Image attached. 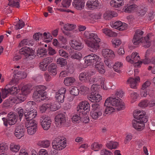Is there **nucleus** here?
Segmentation results:
<instances>
[{
    "label": "nucleus",
    "instance_id": "774afa93",
    "mask_svg": "<svg viewBox=\"0 0 155 155\" xmlns=\"http://www.w3.org/2000/svg\"><path fill=\"white\" fill-rule=\"evenodd\" d=\"M80 89L82 92V94H84L88 93L89 90V88L84 85L81 86Z\"/></svg>",
    "mask_w": 155,
    "mask_h": 155
},
{
    "label": "nucleus",
    "instance_id": "bb28decb",
    "mask_svg": "<svg viewBox=\"0 0 155 155\" xmlns=\"http://www.w3.org/2000/svg\"><path fill=\"white\" fill-rule=\"evenodd\" d=\"M25 130L21 128L20 126H17L15 130V135L18 139H20L24 135Z\"/></svg>",
    "mask_w": 155,
    "mask_h": 155
},
{
    "label": "nucleus",
    "instance_id": "b1692460",
    "mask_svg": "<svg viewBox=\"0 0 155 155\" xmlns=\"http://www.w3.org/2000/svg\"><path fill=\"white\" fill-rule=\"evenodd\" d=\"M36 103L33 101H29L28 102L25 106V110L28 111H32L35 110Z\"/></svg>",
    "mask_w": 155,
    "mask_h": 155
},
{
    "label": "nucleus",
    "instance_id": "0e129e2a",
    "mask_svg": "<svg viewBox=\"0 0 155 155\" xmlns=\"http://www.w3.org/2000/svg\"><path fill=\"white\" fill-rule=\"evenodd\" d=\"M97 80V78L96 77H91L90 76L87 82L86 83H89L90 84H92L93 83L96 82Z\"/></svg>",
    "mask_w": 155,
    "mask_h": 155
},
{
    "label": "nucleus",
    "instance_id": "c756f323",
    "mask_svg": "<svg viewBox=\"0 0 155 155\" xmlns=\"http://www.w3.org/2000/svg\"><path fill=\"white\" fill-rule=\"evenodd\" d=\"M71 58L74 59L79 60L82 58V54L79 52L75 51H71L70 54Z\"/></svg>",
    "mask_w": 155,
    "mask_h": 155
},
{
    "label": "nucleus",
    "instance_id": "20e7f679",
    "mask_svg": "<svg viewBox=\"0 0 155 155\" xmlns=\"http://www.w3.org/2000/svg\"><path fill=\"white\" fill-rule=\"evenodd\" d=\"M92 111L91 112V116L94 120H97L99 117L102 116L104 109L97 103L92 104Z\"/></svg>",
    "mask_w": 155,
    "mask_h": 155
},
{
    "label": "nucleus",
    "instance_id": "2f4dec72",
    "mask_svg": "<svg viewBox=\"0 0 155 155\" xmlns=\"http://www.w3.org/2000/svg\"><path fill=\"white\" fill-rule=\"evenodd\" d=\"M102 31L104 33L109 37H115L117 35L116 33L107 28H104L102 29Z\"/></svg>",
    "mask_w": 155,
    "mask_h": 155
},
{
    "label": "nucleus",
    "instance_id": "423d86ee",
    "mask_svg": "<svg viewBox=\"0 0 155 155\" xmlns=\"http://www.w3.org/2000/svg\"><path fill=\"white\" fill-rule=\"evenodd\" d=\"M97 86L93 84L91 89L92 91L87 96L88 99L91 101L93 102H97L102 99L101 95L97 93L96 91L97 90Z\"/></svg>",
    "mask_w": 155,
    "mask_h": 155
},
{
    "label": "nucleus",
    "instance_id": "ddd939ff",
    "mask_svg": "<svg viewBox=\"0 0 155 155\" xmlns=\"http://www.w3.org/2000/svg\"><path fill=\"white\" fill-rule=\"evenodd\" d=\"M134 117L137 120H142V121L147 122V117L146 116V113L143 111L136 110L133 113Z\"/></svg>",
    "mask_w": 155,
    "mask_h": 155
},
{
    "label": "nucleus",
    "instance_id": "69168bd1",
    "mask_svg": "<svg viewBox=\"0 0 155 155\" xmlns=\"http://www.w3.org/2000/svg\"><path fill=\"white\" fill-rule=\"evenodd\" d=\"M9 89L10 91V93L11 94H13L15 95L17 94L19 90L17 89V87L15 86H13L10 88H9Z\"/></svg>",
    "mask_w": 155,
    "mask_h": 155
},
{
    "label": "nucleus",
    "instance_id": "338daca9",
    "mask_svg": "<svg viewBox=\"0 0 155 155\" xmlns=\"http://www.w3.org/2000/svg\"><path fill=\"white\" fill-rule=\"evenodd\" d=\"M33 98L35 100H36L38 98H43V97H41V94L39 93L37 91L34 92L33 95Z\"/></svg>",
    "mask_w": 155,
    "mask_h": 155
},
{
    "label": "nucleus",
    "instance_id": "864d4df0",
    "mask_svg": "<svg viewBox=\"0 0 155 155\" xmlns=\"http://www.w3.org/2000/svg\"><path fill=\"white\" fill-rule=\"evenodd\" d=\"M103 145L101 143L94 142L91 145V148L92 149H99L102 147Z\"/></svg>",
    "mask_w": 155,
    "mask_h": 155
},
{
    "label": "nucleus",
    "instance_id": "4be33fe9",
    "mask_svg": "<svg viewBox=\"0 0 155 155\" xmlns=\"http://www.w3.org/2000/svg\"><path fill=\"white\" fill-rule=\"evenodd\" d=\"M24 117L26 120H33V118H35L37 115L36 111L35 110L30 112L28 111V112H25L24 113Z\"/></svg>",
    "mask_w": 155,
    "mask_h": 155
},
{
    "label": "nucleus",
    "instance_id": "603ef678",
    "mask_svg": "<svg viewBox=\"0 0 155 155\" xmlns=\"http://www.w3.org/2000/svg\"><path fill=\"white\" fill-rule=\"evenodd\" d=\"M74 28V26L71 24H68L65 25L64 27V28L66 31H71Z\"/></svg>",
    "mask_w": 155,
    "mask_h": 155
},
{
    "label": "nucleus",
    "instance_id": "1a4fd4ad",
    "mask_svg": "<svg viewBox=\"0 0 155 155\" xmlns=\"http://www.w3.org/2000/svg\"><path fill=\"white\" fill-rule=\"evenodd\" d=\"M16 116L15 114L12 112H10L7 115V118H2L4 124L6 126H7L8 124L12 125L15 124L16 122Z\"/></svg>",
    "mask_w": 155,
    "mask_h": 155
},
{
    "label": "nucleus",
    "instance_id": "f704fd0d",
    "mask_svg": "<svg viewBox=\"0 0 155 155\" xmlns=\"http://www.w3.org/2000/svg\"><path fill=\"white\" fill-rule=\"evenodd\" d=\"M50 144V141L47 140L40 141L37 143L38 146L44 148L48 147Z\"/></svg>",
    "mask_w": 155,
    "mask_h": 155
},
{
    "label": "nucleus",
    "instance_id": "a19ab883",
    "mask_svg": "<svg viewBox=\"0 0 155 155\" xmlns=\"http://www.w3.org/2000/svg\"><path fill=\"white\" fill-rule=\"evenodd\" d=\"M8 5L12 7H15L17 8L20 7L19 2V0H18L17 2H15V0H9Z\"/></svg>",
    "mask_w": 155,
    "mask_h": 155
},
{
    "label": "nucleus",
    "instance_id": "aec40b11",
    "mask_svg": "<svg viewBox=\"0 0 155 155\" xmlns=\"http://www.w3.org/2000/svg\"><path fill=\"white\" fill-rule=\"evenodd\" d=\"M55 120L58 124L64 125L66 121L65 115L62 113L59 114L55 117Z\"/></svg>",
    "mask_w": 155,
    "mask_h": 155
},
{
    "label": "nucleus",
    "instance_id": "49530a36",
    "mask_svg": "<svg viewBox=\"0 0 155 155\" xmlns=\"http://www.w3.org/2000/svg\"><path fill=\"white\" fill-rule=\"evenodd\" d=\"M50 106V104H44L40 107V110L42 113H44Z\"/></svg>",
    "mask_w": 155,
    "mask_h": 155
},
{
    "label": "nucleus",
    "instance_id": "4c0bfd02",
    "mask_svg": "<svg viewBox=\"0 0 155 155\" xmlns=\"http://www.w3.org/2000/svg\"><path fill=\"white\" fill-rule=\"evenodd\" d=\"M75 81V79L73 77L66 78L64 80V84L67 86L71 85Z\"/></svg>",
    "mask_w": 155,
    "mask_h": 155
},
{
    "label": "nucleus",
    "instance_id": "a18cd8bd",
    "mask_svg": "<svg viewBox=\"0 0 155 155\" xmlns=\"http://www.w3.org/2000/svg\"><path fill=\"white\" fill-rule=\"evenodd\" d=\"M70 93L73 96H77L79 93L78 89L76 87H72L70 91Z\"/></svg>",
    "mask_w": 155,
    "mask_h": 155
},
{
    "label": "nucleus",
    "instance_id": "5701e85b",
    "mask_svg": "<svg viewBox=\"0 0 155 155\" xmlns=\"http://www.w3.org/2000/svg\"><path fill=\"white\" fill-rule=\"evenodd\" d=\"M71 47L74 49L80 50L83 47L81 43L79 41L72 40L71 41Z\"/></svg>",
    "mask_w": 155,
    "mask_h": 155
},
{
    "label": "nucleus",
    "instance_id": "f257e3e1",
    "mask_svg": "<svg viewBox=\"0 0 155 155\" xmlns=\"http://www.w3.org/2000/svg\"><path fill=\"white\" fill-rule=\"evenodd\" d=\"M144 32L141 30L138 29L136 30L132 40L134 44L135 45L141 43L142 46L145 48L149 47L151 42L154 39V37L152 34H147L146 37H143Z\"/></svg>",
    "mask_w": 155,
    "mask_h": 155
},
{
    "label": "nucleus",
    "instance_id": "7c9ffc66",
    "mask_svg": "<svg viewBox=\"0 0 155 155\" xmlns=\"http://www.w3.org/2000/svg\"><path fill=\"white\" fill-rule=\"evenodd\" d=\"M106 106V108L104 109L103 111L102 116H106L107 114H109L114 111V108L110 105H104Z\"/></svg>",
    "mask_w": 155,
    "mask_h": 155
},
{
    "label": "nucleus",
    "instance_id": "c85d7f7f",
    "mask_svg": "<svg viewBox=\"0 0 155 155\" xmlns=\"http://www.w3.org/2000/svg\"><path fill=\"white\" fill-rule=\"evenodd\" d=\"M95 68L97 71L101 74H103L104 73L105 70L103 63L99 61L95 65Z\"/></svg>",
    "mask_w": 155,
    "mask_h": 155
},
{
    "label": "nucleus",
    "instance_id": "a878e982",
    "mask_svg": "<svg viewBox=\"0 0 155 155\" xmlns=\"http://www.w3.org/2000/svg\"><path fill=\"white\" fill-rule=\"evenodd\" d=\"M117 13L114 12L108 11L106 12L103 15V17L106 20H109L113 17L117 16Z\"/></svg>",
    "mask_w": 155,
    "mask_h": 155
},
{
    "label": "nucleus",
    "instance_id": "79ce46f5",
    "mask_svg": "<svg viewBox=\"0 0 155 155\" xmlns=\"http://www.w3.org/2000/svg\"><path fill=\"white\" fill-rule=\"evenodd\" d=\"M37 127L35 126L33 127H27V132L28 134L30 135H32L36 132Z\"/></svg>",
    "mask_w": 155,
    "mask_h": 155
},
{
    "label": "nucleus",
    "instance_id": "c9c22d12",
    "mask_svg": "<svg viewBox=\"0 0 155 155\" xmlns=\"http://www.w3.org/2000/svg\"><path fill=\"white\" fill-rule=\"evenodd\" d=\"M50 110L52 111H56L61 107V105L58 102H55L50 104Z\"/></svg>",
    "mask_w": 155,
    "mask_h": 155
},
{
    "label": "nucleus",
    "instance_id": "6e6552de",
    "mask_svg": "<svg viewBox=\"0 0 155 155\" xmlns=\"http://www.w3.org/2000/svg\"><path fill=\"white\" fill-rule=\"evenodd\" d=\"M84 59L85 62L88 65L96 64L97 63H99L101 60L98 56L94 54H91L85 56Z\"/></svg>",
    "mask_w": 155,
    "mask_h": 155
},
{
    "label": "nucleus",
    "instance_id": "37998d69",
    "mask_svg": "<svg viewBox=\"0 0 155 155\" xmlns=\"http://www.w3.org/2000/svg\"><path fill=\"white\" fill-rule=\"evenodd\" d=\"M26 124L27 125V127H33L34 126L37 127L36 122L34 120H27L26 122Z\"/></svg>",
    "mask_w": 155,
    "mask_h": 155
},
{
    "label": "nucleus",
    "instance_id": "bf43d9fd",
    "mask_svg": "<svg viewBox=\"0 0 155 155\" xmlns=\"http://www.w3.org/2000/svg\"><path fill=\"white\" fill-rule=\"evenodd\" d=\"M30 44H31L30 41L27 39H24L19 43V45L22 46L29 45Z\"/></svg>",
    "mask_w": 155,
    "mask_h": 155
},
{
    "label": "nucleus",
    "instance_id": "a211bd4d",
    "mask_svg": "<svg viewBox=\"0 0 155 155\" xmlns=\"http://www.w3.org/2000/svg\"><path fill=\"white\" fill-rule=\"evenodd\" d=\"M72 5L77 9L81 10L84 8V0H74L72 3Z\"/></svg>",
    "mask_w": 155,
    "mask_h": 155
},
{
    "label": "nucleus",
    "instance_id": "6ab92c4d",
    "mask_svg": "<svg viewBox=\"0 0 155 155\" xmlns=\"http://www.w3.org/2000/svg\"><path fill=\"white\" fill-rule=\"evenodd\" d=\"M140 81V78L139 77H137L134 78H130L127 81L128 84H130L131 88H135L137 83Z\"/></svg>",
    "mask_w": 155,
    "mask_h": 155
},
{
    "label": "nucleus",
    "instance_id": "3c124183",
    "mask_svg": "<svg viewBox=\"0 0 155 155\" xmlns=\"http://www.w3.org/2000/svg\"><path fill=\"white\" fill-rule=\"evenodd\" d=\"M57 62L58 64L61 65V67L67 64L66 60L61 58H59L57 59Z\"/></svg>",
    "mask_w": 155,
    "mask_h": 155
},
{
    "label": "nucleus",
    "instance_id": "473e14b6",
    "mask_svg": "<svg viewBox=\"0 0 155 155\" xmlns=\"http://www.w3.org/2000/svg\"><path fill=\"white\" fill-rule=\"evenodd\" d=\"M87 5L89 8H94L98 5V1L97 0H88Z\"/></svg>",
    "mask_w": 155,
    "mask_h": 155
},
{
    "label": "nucleus",
    "instance_id": "e433bc0d",
    "mask_svg": "<svg viewBox=\"0 0 155 155\" xmlns=\"http://www.w3.org/2000/svg\"><path fill=\"white\" fill-rule=\"evenodd\" d=\"M122 67V64L119 62H116L113 66V68L115 71L120 73L121 69Z\"/></svg>",
    "mask_w": 155,
    "mask_h": 155
},
{
    "label": "nucleus",
    "instance_id": "39448f33",
    "mask_svg": "<svg viewBox=\"0 0 155 155\" xmlns=\"http://www.w3.org/2000/svg\"><path fill=\"white\" fill-rule=\"evenodd\" d=\"M63 137L59 136L55 139L52 143L54 149L60 150L64 149L66 146V142Z\"/></svg>",
    "mask_w": 155,
    "mask_h": 155
},
{
    "label": "nucleus",
    "instance_id": "c03bdc74",
    "mask_svg": "<svg viewBox=\"0 0 155 155\" xmlns=\"http://www.w3.org/2000/svg\"><path fill=\"white\" fill-rule=\"evenodd\" d=\"M25 25V23L23 21L19 20L18 23L15 25V29L16 30L20 29L23 27Z\"/></svg>",
    "mask_w": 155,
    "mask_h": 155
},
{
    "label": "nucleus",
    "instance_id": "ea45409f",
    "mask_svg": "<svg viewBox=\"0 0 155 155\" xmlns=\"http://www.w3.org/2000/svg\"><path fill=\"white\" fill-rule=\"evenodd\" d=\"M20 148V146L19 145H16L14 143H12L10 146V150L14 152H17Z\"/></svg>",
    "mask_w": 155,
    "mask_h": 155
},
{
    "label": "nucleus",
    "instance_id": "e2e57ef3",
    "mask_svg": "<svg viewBox=\"0 0 155 155\" xmlns=\"http://www.w3.org/2000/svg\"><path fill=\"white\" fill-rule=\"evenodd\" d=\"M47 52V50L45 48H42L39 49L38 50L37 53L38 56L42 54L45 55Z\"/></svg>",
    "mask_w": 155,
    "mask_h": 155
},
{
    "label": "nucleus",
    "instance_id": "72a5a7b5",
    "mask_svg": "<svg viewBox=\"0 0 155 155\" xmlns=\"http://www.w3.org/2000/svg\"><path fill=\"white\" fill-rule=\"evenodd\" d=\"M136 5H132L127 6L124 7L123 10L126 13H130L132 12L136 8Z\"/></svg>",
    "mask_w": 155,
    "mask_h": 155
},
{
    "label": "nucleus",
    "instance_id": "2eb2a0df",
    "mask_svg": "<svg viewBox=\"0 0 155 155\" xmlns=\"http://www.w3.org/2000/svg\"><path fill=\"white\" fill-rule=\"evenodd\" d=\"M66 91V89L63 87L56 93L55 97L58 102L61 103L64 102Z\"/></svg>",
    "mask_w": 155,
    "mask_h": 155
},
{
    "label": "nucleus",
    "instance_id": "8fccbe9b",
    "mask_svg": "<svg viewBox=\"0 0 155 155\" xmlns=\"http://www.w3.org/2000/svg\"><path fill=\"white\" fill-rule=\"evenodd\" d=\"M8 149V146L5 143L0 144V153L5 152Z\"/></svg>",
    "mask_w": 155,
    "mask_h": 155
},
{
    "label": "nucleus",
    "instance_id": "412c9836",
    "mask_svg": "<svg viewBox=\"0 0 155 155\" xmlns=\"http://www.w3.org/2000/svg\"><path fill=\"white\" fill-rule=\"evenodd\" d=\"M102 55L104 58H114L115 56L114 52L111 50L108 49H103L102 51Z\"/></svg>",
    "mask_w": 155,
    "mask_h": 155
},
{
    "label": "nucleus",
    "instance_id": "4468645a",
    "mask_svg": "<svg viewBox=\"0 0 155 155\" xmlns=\"http://www.w3.org/2000/svg\"><path fill=\"white\" fill-rule=\"evenodd\" d=\"M147 122L142 121V120H134L132 121V125L133 127L138 131H141L144 128V123Z\"/></svg>",
    "mask_w": 155,
    "mask_h": 155
},
{
    "label": "nucleus",
    "instance_id": "0eeeda50",
    "mask_svg": "<svg viewBox=\"0 0 155 155\" xmlns=\"http://www.w3.org/2000/svg\"><path fill=\"white\" fill-rule=\"evenodd\" d=\"M90 105L87 101H82L80 103L77 107L78 113L82 114H86L90 111Z\"/></svg>",
    "mask_w": 155,
    "mask_h": 155
},
{
    "label": "nucleus",
    "instance_id": "de8ad7c7",
    "mask_svg": "<svg viewBox=\"0 0 155 155\" xmlns=\"http://www.w3.org/2000/svg\"><path fill=\"white\" fill-rule=\"evenodd\" d=\"M82 114L81 113H80L79 115L75 114L73 116L72 118V121L74 123H78L81 119V115Z\"/></svg>",
    "mask_w": 155,
    "mask_h": 155
},
{
    "label": "nucleus",
    "instance_id": "680f3d73",
    "mask_svg": "<svg viewBox=\"0 0 155 155\" xmlns=\"http://www.w3.org/2000/svg\"><path fill=\"white\" fill-rule=\"evenodd\" d=\"M58 52L59 55L66 58H68V54L62 49L59 50Z\"/></svg>",
    "mask_w": 155,
    "mask_h": 155
},
{
    "label": "nucleus",
    "instance_id": "6e6d98bb",
    "mask_svg": "<svg viewBox=\"0 0 155 155\" xmlns=\"http://www.w3.org/2000/svg\"><path fill=\"white\" fill-rule=\"evenodd\" d=\"M53 61L52 58L51 57H48L44 59L41 62V63H44L47 66L52 62Z\"/></svg>",
    "mask_w": 155,
    "mask_h": 155
},
{
    "label": "nucleus",
    "instance_id": "dca6fc26",
    "mask_svg": "<svg viewBox=\"0 0 155 155\" xmlns=\"http://www.w3.org/2000/svg\"><path fill=\"white\" fill-rule=\"evenodd\" d=\"M95 72H90L88 71H85L81 72L79 75V80L84 82H87L90 76L93 75Z\"/></svg>",
    "mask_w": 155,
    "mask_h": 155
},
{
    "label": "nucleus",
    "instance_id": "f8f14e48",
    "mask_svg": "<svg viewBox=\"0 0 155 155\" xmlns=\"http://www.w3.org/2000/svg\"><path fill=\"white\" fill-rule=\"evenodd\" d=\"M30 92V89L27 86H25L22 87L21 93L19 94L17 96L21 103L24 101L26 99L27 95Z\"/></svg>",
    "mask_w": 155,
    "mask_h": 155
},
{
    "label": "nucleus",
    "instance_id": "5fc2aeb1",
    "mask_svg": "<svg viewBox=\"0 0 155 155\" xmlns=\"http://www.w3.org/2000/svg\"><path fill=\"white\" fill-rule=\"evenodd\" d=\"M149 90L148 89H144L141 88L140 91V95L141 97H146L149 94Z\"/></svg>",
    "mask_w": 155,
    "mask_h": 155
},
{
    "label": "nucleus",
    "instance_id": "9b49d317",
    "mask_svg": "<svg viewBox=\"0 0 155 155\" xmlns=\"http://www.w3.org/2000/svg\"><path fill=\"white\" fill-rule=\"evenodd\" d=\"M40 122L43 129L45 130H47L50 127L51 121L49 117L42 116L40 118Z\"/></svg>",
    "mask_w": 155,
    "mask_h": 155
},
{
    "label": "nucleus",
    "instance_id": "7ed1b4c3",
    "mask_svg": "<svg viewBox=\"0 0 155 155\" xmlns=\"http://www.w3.org/2000/svg\"><path fill=\"white\" fill-rule=\"evenodd\" d=\"M112 105L117 107L118 110L124 109L125 108L124 103L120 99H117L114 97L107 98L106 100L104 105Z\"/></svg>",
    "mask_w": 155,
    "mask_h": 155
},
{
    "label": "nucleus",
    "instance_id": "cd10ccee",
    "mask_svg": "<svg viewBox=\"0 0 155 155\" xmlns=\"http://www.w3.org/2000/svg\"><path fill=\"white\" fill-rule=\"evenodd\" d=\"M124 2L122 0H112L110 2L111 6L115 8H120L124 5Z\"/></svg>",
    "mask_w": 155,
    "mask_h": 155
},
{
    "label": "nucleus",
    "instance_id": "393cba45",
    "mask_svg": "<svg viewBox=\"0 0 155 155\" xmlns=\"http://www.w3.org/2000/svg\"><path fill=\"white\" fill-rule=\"evenodd\" d=\"M57 66L56 64L52 63L48 67V71L51 75L55 76L57 74Z\"/></svg>",
    "mask_w": 155,
    "mask_h": 155
},
{
    "label": "nucleus",
    "instance_id": "58836bf2",
    "mask_svg": "<svg viewBox=\"0 0 155 155\" xmlns=\"http://www.w3.org/2000/svg\"><path fill=\"white\" fill-rule=\"evenodd\" d=\"M131 60H132L131 62H133V64L137 61H139L140 59V56L138 55V54L136 52L132 53L131 54Z\"/></svg>",
    "mask_w": 155,
    "mask_h": 155
},
{
    "label": "nucleus",
    "instance_id": "4d7b16f0",
    "mask_svg": "<svg viewBox=\"0 0 155 155\" xmlns=\"http://www.w3.org/2000/svg\"><path fill=\"white\" fill-rule=\"evenodd\" d=\"M71 0H64L62 2V5L63 7L68 8L70 6Z\"/></svg>",
    "mask_w": 155,
    "mask_h": 155
},
{
    "label": "nucleus",
    "instance_id": "f03ea898",
    "mask_svg": "<svg viewBox=\"0 0 155 155\" xmlns=\"http://www.w3.org/2000/svg\"><path fill=\"white\" fill-rule=\"evenodd\" d=\"M84 35V37L87 39L84 40L85 43L90 48L91 51H95L99 48L98 43L101 40L96 33L85 31Z\"/></svg>",
    "mask_w": 155,
    "mask_h": 155
},
{
    "label": "nucleus",
    "instance_id": "09e8293b",
    "mask_svg": "<svg viewBox=\"0 0 155 155\" xmlns=\"http://www.w3.org/2000/svg\"><path fill=\"white\" fill-rule=\"evenodd\" d=\"M147 12V9L145 8H140L138 9L136 12L137 14L139 16H143Z\"/></svg>",
    "mask_w": 155,
    "mask_h": 155
},
{
    "label": "nucleus",
    "instance_id": "13d9d810",
    "mask_svg": "<svg viewBox=\"0 0 155 155\" xmlns=\"http://www.w3.org/2000/svg\"><path fill=\"white\" fill-rule=\"evenodd\" d=\"M112 42L113 46L114 47H116V46H118L120 45L121 41L119 39H114L112 40Z\"/></svg>",
    "mask_w": 155,
    "mask_h": 155
},
{
    "label": "nucleus",
    "instance_id": "f3484780",
    "mask_svg": "<svg viewBox=\"0 0 155 155\" xmlns=\"http://www.w3.org/2000/svg\"><path fill=\"white\" fill-rule=\"evenodd\" d=\"M35 88L36 90L41 94V97H43L40 99L41 100L45 99L47 96V93L45 91L46 88L45 86L44 85H38L36 86Z\"/></svg>",
    "mask_w": 155,
    "mask_h": 155
},
{
    "label": "nucleus",
    "instance_id": "052dcab7",
    "mask_svg": "<svg viewBox=\"0 0 155 155\" xmlns=\"http://www.w3.org/2000/svg\"><path fill=\"white\" fill-rule=\"evenodd\" d=\"M101 155H113L112 153L105 149H103L101 150Z\"/></svg>",
    "mask_w": 155,
    "mask_h": 155
},
{
    "label": "nucleus",
    "instance_id": "9d476101",
    "mask_svg": "<svg viewBox=\"0 0 155 155\" xmlns=\"http://www.w3.org/2000/svg\"><path fill=\"white\" fill-rule=\"evenodd\" d=\"M19 52L20 54H23L27 58L29 59L34 57V50L29 47L23 48L19 50Z\"/></svg>",
    "mask_w": 155,
    "mask_h": 155
}]
</instances>
